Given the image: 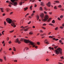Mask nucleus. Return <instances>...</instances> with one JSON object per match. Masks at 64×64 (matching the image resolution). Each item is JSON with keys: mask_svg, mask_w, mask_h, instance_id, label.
<instances>
[{"mask_svg": "<svg viewBox=\"0 0 64 64\" xmlns=\"http://www.w3.org/2000/svg\"><path fill=\"white\" fill-rule=\"evenodd\" d=\"M46 5L48 6V7H50L51 6V3H50V2H48V4H46Z\"/></svg>", "mask_w": 64, "mask_h": 64, "instance_id": "0eeeda50", "label": "nucleus"}, {"mask_svg": "<svg viewBox=\"0 0 64 64\" xmlns=\"http://www.w3.org/2000/svg\"><path fill=\"white\" fill-rule=\"evenodd\" d=\"M52 46H54V49H56L57 48V46H55V45L54 44H52Z\"/></svg>", "mask_w": 64, "mask_h": 64, "instance_id": "1a4fd4ad", "label": "nucleus"}, {"mask_svg": "<svg viewBox=\"0 0 64 64\" xmlns=\"http://www.w3.org/2000/svg\"><path fill=\"white\" fill-rule=\"evenodd\" d=\"M0 61H1V62H2V61H3V60H2L1 59H0Z\"/></svg>", "mask_w": 64, "mask_h": 64, "instance_id": "3c124183", "label": "nucleus"}, {"mask_svg": "<svg viewBox=\"0 0 64 64\" xmlns=\"http://www.w3.org/2000/svg\"><path fill=\"white\" fill-rule=\"evenodd\" d=\"M62 7V6H61V5H60L58 6V7L59 8H61Z\"/></svg>", "mask_w": 64, "mask_h": 64, "instance_id": "a211bd4d", "label": "nucleus"}, {"mask_svg": "<svg viewBox=\"0 0 64 64\" xmlns=\"http://www.w3.org/2000/svg\"><path fill=\"white\" fill-rule=\"evenodd\" d=\"M31 22L30 21L28 23V24H30L31 23Z\"/></svg>", "mask_w": 64, "mask_h": 64, "instance_id": "a19ab883", "label": "nucleus"}, {"mask_svg": "<svg viewBox=\"0 0 64 64\" xmlns=\"http://www.w3.org/2000/svg\"><path fill=\"white\" fill-rule=\"evenodd\" d=\"M53 37H54V36H49V38H53Z\"/></svg>", "mask_w": 64, "mask_h": 64, "instance_id": "393cba45", "label": "nucleus"}, {"mask_svg": "<svg viewBox=\"0 0 64 64\" xmlns=\"http://www.w3.org/2000/svg\"><path fill=\"white\" fill-rule=\"evenodd\" d=\"M59 42L61 43L62 42V40H60Z\"/></svg>", "mask_w": 64, "mask_h": 64, "instance_id": "a18cd8bd", "label": "nucleus"}, {"mask_svg": "<svg viewBox=\"0 0 64 64\" xmlns=\"http://www.w3.org/2000/svg\"><path fill=\"white\" fill-rule=\"evenodd\" d=\"M49 25H51V26H54V25L52 24H50Z\"/></svg>", "mask_w": 64, "mask_h": 64, "instance_id": "c9c22d12", "label": "nucleus"}, {"mask_svg": "<svg viewBox=\"0 0 64 64\" xmlns=\"http://www.w3.org/2000/svg\"><path fill=\"white\" fill-rule=\"evenodd\" d=\"M32 6H31L30 7V9L31 10H32Z\"/></svg>", "mask_w": 64, "mask_h": 64, "instance_id": "f3484780", "label": "nucleus"}, {"mask_svg": "<svg viewBox=\"0 0 64 64\" xmlns=\"http://www.w3.org/2000/svg\"><path fill=\"white\" fill-rule=\"evenodd\" d=\"M40 10H42V7H40Z\"/></svg>", "mask_w": 64, "mask_h": 64, "instance_id": "5701e85b", "label": "nucleus"}, {"mask_svg": "<svg viewBox=\"0 0 64 64\" xmlns=\"http://www.w3.org/2000/svg\"><path fill=\"white\" fill-rule=\"evenodd\" d=\"M51 19H52L51 18H50L48 20V22H49V21H50V20Z\"/></svg>", "mask_w": 64, "mask_h": 64, "instance_id": "4be33fe9", "label": "nucleus"}, {"mask_svg": "<svg viewBox=\"0 0 64 64\" xmlns=\"http://www.w3.org/2000/svg\"><path fill=\"white\" fill-rule=\"evenodd\" d=\"M34 15V14H32V16H33Z\"/></svg>", "mask_w": 64, "mask_h": 64, "instance_id": "bf43d9fd", "label": "nucleus"}, {"mask_svg": "<svg viewBox=\"0 0 64 64\" xmlns=\"http://www.w3.org/2000/svg\"><path fill=\"white\" fill-rule=\"evenodd\" d=\"M40 16L42 18V20L43 21H47V19H48V16L47 15H46L45 18H44L43 19V17H44V14L43 13L40 14Z\"/></svg>", "mask_w": 64, "mask_h": 64, "instance_id": "20e7f679", "label": "nucleus"}, {"mask_svg": "<svg viewBox=\"0 0 64 64\" xmlns=\"http://www.w3.org/2000/svg\"><path fill=\"white\" fill-rule=\"evenodd\" d=\"M9 39V38L8 37L7 38V41H8V40Z\"/></svg>", "mask_w": 64, "mask_h": 64, "instance_id": "de8ad7c7", "label": "nucleus"}, {"mask_svg": "<svg viewBox=\"0 0 64 64\" xmlns=\"http://www.w3.org/2000/svg\"><path fill=\"white\" fill-rule=\"evenodd\" d=\"M28 26H26L24 27V28H27V27H28Z\"/></svg>", "mask_w": 64, "mask_h": 64, "instance_id": "603ef678", "label": "nucleus"}, {"mask_svg": "<svg viewBox=\"0 0 64 64\" xmlns=\"http://www.w3.org/2000/svg\"><path fill=\"white\" fill-rule=\"evenodd\" d=\"M60 28H61V29H63V27H62V26H60Z\"/></svg>", "mask_w": 64, "mask_h": 64, "instance_id": "c03bdc74", "label": "nucleus"}, {"mask_svg": "<svg viewBox=\"0 0 64 64\" xmlns=\"http://www.w3.org/2000/svg\"><path fill=\"white\" fill-rule=\"evenodd\" d=\"M13 12H10V15H11L13 14Z\"/></svg>", "mask_w": 64, "mask_h": 64, "instance_id": "bb28decb", "label": "nucleus"}, {"mask_svg": "<svg viewBox=\"0 0 64 64\" xmlns=\"http://www.w3.org/2000/svg\"><path fill=\"white\" fill-rule=\"evenodd\" d=\"M14 51H16V48H15L14 47Z\"/></svg>", "mask_w": 64, "mask_h": 64, "instance_id": "b1692460", "label": "nucleus"}, {"mask_svg": "<svg viewBox=\"0 0 64 64\" xmlns=\"http://www.w3.org/2000/svg\"><path fill=\"white\" fill-rule=\"evenodd\" d=\"M28 18H31V16H29Z\"/></svg>", "mask_w": 64, "mask_h": 64, "instance_id": "69168bd1", "label": "nucleus"}, {"mask_svg": "<svg viewBox=\"0 0 64 64\" xmlns=\"http://www.w3.org/2000/svg\"><path fill=\"white\" fill-rule=\"evenodd\" d=\"M49 48L50 50H51V49H52V50H54V48H51V47H49Z\"/></svg>", "mask_w": 64, "mask_h": 64, "instance_id": "dca6fc26", "label": "nucleus"}, {"mask_svg": "<svg viewBox=\"0 0 64 64\" xmlns=\"http://www.w3.org/2000/svg\"><path fill=\"white\" fill-rule=\"evenodd\" d=\"M62 26H63L64 27V24H62Z\"/></svg>", "mask_w": 64, "mask_h": 64, "instance_id": "774afa93", "label": "nucleus"}, {"mask_svg": "<svg viewBox=\"0 0 64 64\" xmlns=\"http://www.w3.org/2000/svg\"><path fill=\"white\" fill-rule=\"evenodd\" d=\"M49 60L48 59H46V61H49Z\"/></svg>", "mask_w": 64, "mask_h": 64, "instance_id": "864d4df0", "label": "nucleus"}, {"mask_svg": "<svg viewBox=\"0 0 64 64\" xmlns=\"http://www.w3.org/2000/svg\"><path fill=\"white\" fill-rule=\"evenodd\" d=\"M58 20H61V19L59 18H58Z\"/></svg>", "mask_w": 64, "mask_h": 64, "instance_id": "e433bc0d", "label": "nucleus"}, {"mask_svg": "<svg viewBox=\"0 0 64 64\" xmlns=\"http://www.w3.org/2000/svg\"><path fill=\"white\" fill-rule=\"evenodd\" d=\"M60 58H61V59H64V58H63V56L61 57Z\"/></svg>", "mask_w": 64, "mask_h": 64, "instance_id": "f704fd0d", "label": "nucleus"}, {"mask_svg": "<svg viewBox=\"0 0 64 64\" xmlns=\"http://www.w3.org/2000/svg\"><path fill=\"white\" fill-rule=\"evenodd\" d=\"M63 16H60V18H61V19H62V18H63Z\"/></svg>", "mask_w": 64, "mask_h": 64, "instance_id": "c756f323", "label": "nucleus"}, {"mask_svg": "<svg viewBox=\"0 0 64 64\" xmlns=\"http://www.w3.org/2000/svg\"><path fill=\"white\" fill-rule=\"evenodd\" d=\"M49 13V14H52V12H50Z\"/></svg>", "mask_w": 64, "mask_h": 64, "instance_id": "680f3d73", "label": "nucleus"}, {"mask_svg": "<svg viewBox=\"0 0 64 64\" xmlns=\"http://www.w3.org/2000/svg\"><path fill=\"white\" fill-rule=\"evenodd\" d=\"M44 14H46L47 13V12H46L44 11Z\"/></svg>", "mask_w": 64, "mask_h": 64, "instance_id": "e2e57ef3", "label": "nucleus"}, {"mask_svg": "<svg viewBox=\"0 0 64 64\" xmlns=\"http://www.w3.org/2000/svg\"><path fill=\"white\" fill-rule=\"evenodd\" d=\"M42 28H43V29H46V28L44 27H43V26H42Z\"/></svg>", "mask_w": 64, "mask_h": 64, "instance_id": "4c0bfd02", "label": "nucleus"}, {"mask_svg": "<svg viewBox=\"0 0 64 64\" xmlns=\"http://www.w3.org/2000/svg\"><path fill=\"white\" fill-rule=\"evenodd\" d=\"M9 10H10V9H8L7 10V11L8 12V11H9Z\"/></svg>", "mask_w": 64, "mask_h": 64, "instance_id": "8fccbe9b", "label": "nucleus"}, {"mask_svg": "<svg viewBox=\"0 0 64 64\" xmlns=\"http://www.w3.org/2000/svg\"><path fill=\"white\" fill-rule=\"evenodd\" d=\"M15 42L16 43H18V44H20L21 43V42L19 41V40L17 38L15 41Z\"/></svg>", "mask_w": 64, "mask_h": 64, "instance_id": "423d86ee", "label": "nucleus"}, {"mask_svg": "<svg viewBox=\"0 0 64 64\" xmlns=\"http://www.w3.org/2000/svg\"><path fill=\"white\" fill-rule=\"evenodd\" d=\"M58 64H63V63H60V62H59L58 63Z\"/></svg>", "mask_w": 64, "mask_h": 64, "instance_id": "58836bf2", "label": "nucleus"}, {"mask_svg": "<svg viewBox=\"0 0 64 64\" xmlns=\"http://www.w3.org/2000/svg\"><path fill=\"white\" fill-rule=\"evenodd\" d=\"M4 25H6V22H4Z\"/></svg>", "mask_w": 64, "mask_h": 64, "instance_id": "ea45409f", "label": "nucleus"}, {"mask_svg": "<svg viewBox=\"0 0 64 64\" xmlns=\"http://www.w3.org/2000/svg\"><path fill=\"white\" fill-rule=\"evenodd\" d=\"M2 44H4V41L3 42H2Z\"/></svg>", "mask_w": 64, "mask_h": 64, "instance_id": "0e129e2a", "label": "nucleus"}, {"mask_svg": "<svg viewBox=\"0 0 64 64\" xmlns=\"http://www.w3.org/2000/svg\"><path fill=\"white\" fill-rule=\"evenodd\" d=\"M37 44L38 45H40V43L39 42H37Z\"/></svg>", "mask_w": 64, "mask_h": 64, "instance_id": "c85d7f7f", "label": "nucleus"}, {"mask_svg": "<svg viewBox=\"0 0 64 64\" xmlns=\"http://www.w3.org/2000/svg\"><path fill=\"white\" fill-rule=\"evenodd\" d=\"M3 16H5V14H2Z\"/></svg>", "mask_w": 64, "mask_h": 64, "instance_id": "052dcab7", "label": "nucleus"}, {"mask_svg": "<svg viewBox=\"0 0 64 64\" xmlns=\"http://www.w3.org/2000/svg\"><path fill=\"white\" fill-rule=\"evenodd\" d=\"M54 9H57V6H55L54 7Z\"/></svg>", "mask_w": 64, "mask_h": 64, "instance_id": "412c9836", "label": "nucleus"}, {"mask_svg": "<svg viewBox=\"0 0 64 64\" xmlns=\"http://www.w3.org/2000/svg\"><path fill=\"white\" fill-rule=\"evenodd\" d=\"M24 3V2H20V5H22V4Z\"/></svg>", "mask_w": 64, "mask_h": 64, "instance_id": "4468645a", "label": "nucleus"}, {"mask_svg": "<svg viewBox=\"0 0 64 64\" xmlns=\"http://www.w3.org/2000/svg\"><path fill=\"white\" fill-rule=\"evenodd\" d=\"M28 8L27 7H26V8H24V11H26V10H27L28 9Z\"/></svg>", "mask_w": 64, "mask_h": 64, "instance_id": "ddd939ff", "label": "nucleus"}, {"mask_svg": "<svg viewBox=\"0 0 64 64\" xmlns=\"http://www.w3.org/2000/svg\"><path fill=\"white\" fill-rule=\"evenodd\" d=\"M8 3L9 4H12V5H13V3H12L11 2H8Z\"/></svg>", "mask_w": 64, "mask_h": 64, "instance_id": "7c9ffc66", "label": "nucleus"}, {"mask_svg": "<svg viewBox=\"0 0 64 64\" xmlns=\"http://www.w3.org/2000/svg\"><path fill=\"white\" fill-rule=\"evenodd\" d=\"M12 2V3H14V5L15 6H16L17 5V2H14L16 0H10Z\"/></svg>", "mask_w": 64, "mask_h": 64, "instance_id": "39448f33", "label": "nucleus"}, {"mask_svg": "<svg viewBox=\"0 0 64 64\" xmlns=\"http://www.w3.org/2000/svg\"><path fill=\"white\" fill-rule=\"evenodd\" d=\"M4 32H5V30H4L2 32V34H3V35L4 34Z\"/></svg>", "mask_w": 64, "mask_h": 64, "instance_id": "cd10ccee", "label": "nucleus"}, {"mask_svg": "<svg viewBox=\"0 0 64 64\" xmlns=\"http://www.w3.org/2000/svg\"><path fill=\"white\" fill-rule=\"evenodd\" d=\"M14 30H12L10 31V33H12V32H13V31H14Z\"/></svg>", "mask_w": 64, "mask_h": 64, "instance_id": "473e14b6", "label": "nucleus"}, {"mask_svg": "<svg viewBox=\"0 0 64 64\" xmlns=\"http://www.w3.org/2000/svg\"><path fill=\"white\" fill-rule=\"evenodd\" d=\"M12 50V49L11 48H10L9 49V50Z\"/></svg>", "mask_w": 64, "mask_h": 64, "instance_id": "5fc2aeb1", "label": "nucleus"}, {"mask_svg": "<svg viewBox=\"0 0 64 64\" xmlns=\"http://www.w3.org/2000/svg\"><path fill=\"white\" fill-rule=\"evenodd\" d=\"M54 2H55V3H59V2L58 1H54Z\"/></svg>", "mask_w": 64, "mask_h": 64, "instance_id": "a878e982", "label": "nucleus"}, {"mask_svg": "<svg viewBox=\"0 0 64 64\" xmlns=\"http://www.w3.org/2000/svg\"><path fill=\"white\" fill-rule=\"evenodd\" d=\"M21 28H23L24 29H25V27H24L23 26H21Z\"/></svg>", "mask_w": 64, "mask_h": 64, "instance_id": "72a5a7b5", "label": "nucleus"}, {"mask_svg": "<svg viewBox=\"0 0 64 64\" xmlns=\"http://www.w3.org/2000/svg\"><path fill=\"white\" fill-rule=\"evenodd\" d=\"M36 17H37V20H39V16L38 15H36Z\"/></svg>", "mask_w": 64, "mask_h": 64, "instance_id": "9d476101", "label": "nucleus"}, {"mask_svg": "<svg viewBox=\"0 0 64 64\" xmlns=\"http://www.w3.org/2000/svg\"><path fill=\"white\" fill-rule=\"evenodd\" d=\"M44 42L47 44H49V42L47 41V40H45L44 41Z\"/></svg>", "mask_w": 64, "mask_h": 64, "instance_id": "6e6552de", "label": "nucleus"}, {"mask_svg": "<svg viewBox=\"0 0 64 64\" xmlns=\"http://www.w3.org/2000/svg\"><path fill=\"white\" fill-rule=\"evenodd\" d=\"M0 9L1 10V12H4V11L3 10H4V9L3 8H0Z\"/></svg>", "mask_w": 64, "mask_h": 64, "instance_id": "f8f14e48", "label": "nucleus"}, {"mask_svg": "<svg viewBox=\"0 0 64 64\" xmlns=\"http://www.w3.org/2000/svg\"><path fill=\"white\" fill-rule=\"evenodd\" d=\"M52 23L54 24V23H55V20H53L52 21Z\"/></svg>", "mask_w": 64, "mask_h": 64, "instance_id": "aec40b11", "label": "nucleus"}, {"mask_svg": "<svg viewBox=\"0 0 64 64\" xmlns=\"http://www.w3.org/2000/svg\"><path fill=\"white\" fill-rule=\"evenodd\" d=\"M37 7V5L36 4H34V7Z\"/></svg>", "mask_w": 64, "mask_h": 64, "instance_id": "49530a36", "label": "nucleus"}, {"mask_svg": "<svg viewBox=\"0 0 64 64\" xmlns=\"http://www.w3.org/2000/svg\"><path fill=\"white\" fill-rule=\"evenodd\" d=\"M52 39H53L54 40H56V41H57L59 40L58 39H56L55 38H53Z\"/></svg>", "mask_w": 64, "mask_h": 64, "instance_id": "9b49d317", "label": "nucleus"}, {"mask_svg": "<svg viewBox=\"0 0 64 64\" xmlns=\"http://www.w3.org/2000/svg\"><path fill=\"white\" fill-rule=\"evenodd\" d=\"M9 44H10V43H11V41H10L9 42Z\"/></svg>", "mask_w": 64, "mask_h": 64, "instance_id": "6e6d98bb", "label": "nucleus"}, {"mask_svg": "<svg viewBox=\"0 0 64 64\" xmlns=\"http://www.w3.org/2000/svg\"><path fill=\"white\" fill-rule=\"evenodd\" d=\"M20 40L21 41H24V42L26 43H29L30 44L32 45V47H34L35 46L34 43L30 41L29 40H25L24 39V38H21Z\"/></svg>", "mask_w": 64, "mask_h": 64, "instance_id": "f257e3e1", "label": "nucleus"}, {"mask_svg": "<svg viewBox=\"0 0 64 64\" xmlns=\"http://www.w3.org/2000/svg\"><path fill=\"white\" fill-rule=\"evenodd\" d=\"M46 24H44L43 25V26H46Z\"/></svg>", "mask_w": 64, "mask_h": 64, "instance_id": "37998d69", "label": "nucleus"}, {"mask_svg": "<svg viewBox=\"0 0 64 64\" xmlns=\"http://www.w3.org/2000/svg\"><path fill=\"white\" fill-rule=\"evenodd\" d=\"M4 60H6V56H4Z\"/></svg>", "mask_w": 64, "mask_h": 64, "instance_id": "79ce46f5", "label": "nucleus"}, {"mask_svg": "<svg viewBox=\"0 0 64 64\" xmlns=\"http://www.w3.org/2000/svg\"><path fill=\"white\" fill-rule=\"evenodd\" d=\"M28 29H25L24 30V31H28Z\"/></svg>", "mask_w": 64, "mask_h": 64, "instance_id": "09e8293b", "label": "nucleus"}, {"mask_svg": "<svg viewBox=\"0 0 64 64\" xmlns=\"http://www.w3.org/2000/svg\"><path fill=\"white\" fill-rule=\"evenodd\" d=\"M6 3H8L9 2V0H7L6 1Z\"/></svg>", "mask_w": 64, "mask_h": 64, "instance_id": "13d9d810", "label": "nucleus"}, {"mask_svg": "<svg viewBox=\"0 0 64 64\" xmlns=\"http://www.w3.org/2000/svg\"><path fill=\"white\" fill-rule=\"evenodd\" d=\"M58 29V27H57L55 28V30H57Z\"/></svg>", "mask_w": 64, "mask_h": 64, "instance_id": "2f4dec72", "label": "nucleus"}, {"mask_svg": "<svg viewBox=\"0 0 64 64\" xmlns=\"http://www.w3.org/2000/svg\"><path fill=\"white\" fill-rule=\"evenodd\" d=\"M33 13H34L35 12V11L34 10V11H33Z\"/></svg>", "mask_w": 64, "mask_h": 64, "instance_id": "338daca9", "label": "nucleus"}, {"mask_svg": "<svg viewBox=\"0 0 64 64\" xmlns=\"http://www.w3.org/2000/svg\"><path fill=\"white\" fill-rule=\"evenodd\" d=\"M41 5L42 6H43L44 5V3L43 2H41Z\"/></svg>", "mask_w": 64, "mask_h": 64, "instance_id": "2eb2a0df", "label": "nucleus"}, {"mask_svg": "<svg viewBox=\"0 0 64 64\" xmlns=\"http://www.w3.org/2000/svg\"><path fill=\"white\" fill-rule=\"evenodd\" d=\"M32 34H33V32H32V31L30 32L29 34H30V35H32Z\"/></svg>", "mask_w": 64, "mask_h": 64, "instance_id": "6ab92c4d", "label": "nucleus"}, {"mask_svg": "<svg viewBox=\"0 0 64 64\" xmlns=\"http://www.w3.org/2000/svg\"><path fill=\"white\" fill-rule=\"evenodd\" d=\"M6 20L8 23L9 24H11V23H12V24H11V25L12 26H13L14 28L16 26V25H15V24H14V22H16V21L14 20L13 22H12V20L9 18H7L6 19Z\"/></svg>", "mask_w": 64, "mask_h": 64, "instance_id": "f03ea898", "label": "nucleus"}, {"mask_svg": "<svg viewBox=\"0 0 64 64\" xmlns=\"http://www.w3.org/2000/svg\"><path fill=\"white\" fill-rule=\"evenodd\" d=\"M8 6L10 7H11V4H9Z\"/></svg>", "mask_w": 64, "mask_h": 64, "instance_id": "4d7b16f0", "label": "nucleus"}, {"mask_svg": "<svg viewBox=\"0 0 64 64\" xmlns=\"http://www.w3.org/2000/svg\"><path fill=\"white\" fill-rule=\"evenodd\" d=\"M54 51L55 52L56 54L57 55L60 54L61 55H62V49L60 48H58L56 50H54Z\"/></svg>", "mask_w": 64, "mask_h": 64, "instance_id": "7ed1b4c3", "label": "nucleus"}]
</instances>
